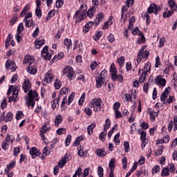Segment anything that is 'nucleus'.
Returning <instances> with one entry per match:
<instances>
[{"instance_id":"16","label":"nucleus","mask_w":177,"mask_h":177,"mask_svg":"<svg viewBox=\"0 0 177 177\" xmlns=\"http://www.w3.org/2000/svg\"><path fill=\"white\" fill-rule=\"evenodd\" d=\"M106 81L105 79H103V77H100V76H98L96 77V87L97 88H102V86L103 84H104V82Z\"/></svg>"},{"instance_id":"38","label":"nucleus","mask_w":177,"mask_h":177,"mask_svg":"<svg viewBox=\"0 0 177 177\" xmlns=\"http://www.w3.org/2000/svg\"><path fill=\"white\" fill-rule=\"evenodd\" d=\"M162 176H169V167H165L162 170Z\"/></svg>"},{"instance_id":"29","label":"nucleus","mask_w":177,"mask_h":177,"mask_svg":"<svg viewBox=\"0 0 177 177\" xmlns=\"http://www.w3.org/2000/svg\"><path fill=\"white\" fill-rule=\"evenodd\" d=\"M111 24H113V19L109 18V21H107L103 26V30H107Z\"/></svg>"},{"instance_id":"22","label":"nucleus","mask_w":177,"mask_h":177,"mask_svg":"<svg viewBox=\"0 0 177 177\" xmlns=\"http://www.w3.org/2000/svg\"><path fill=\"white\" fill-rule=\"evenodd\" d=\"M62 122H63V116H62V115H57L55 119V124L56 127H59Z\"/></svg>"},{"instance_id":"26","label":"nucleus","mask_w":177,"mask_h":177,"mask_svg":"<svg viewBox=\"0 0 177 177\" xmlns=\"http://www.w3.org/2000/svg\"><path fill=\"white\" fill-rule=\"evenodd\" d=\"M25 21V26L26 27H28V28L34 27V21L32 20V19L29 20L26 19V21Z\"/></svg>"},{"instance_id":"32","label":"nucleus","mask_w":177,"mask_h":177,"mask_svg":"<svg viewBox=\"0 0 177 177\" xmlns=\"http://www.w3.org/2000/svg\"><path fill=\"white\" fill-rule=\"evenodd\" d=\"M30 9V6L28 5H26L24 8L22 10L19 17H23V16H26L27 15V12H28V10Z\"/></svg>"},{"instance_id":"12","label":"nucleus","mask_w":177,"mask_h":177,"mask_svg":"<svg viewBox=\"0 0 177 177\" xmlns=\"http://www.w3.org/2000/svg\"><path fill=\"white\" fill-rule=\"evenodd\" d=\"M22 88L26 93L30 91L31 88V84H30V80L28 79H25L22 85Z\"/></svg>"},{"instance_id":"58","label":"nucleus","mask_w":177,"mask_h":177,"mask_svg":"<svg viewBox=\"0 0 177 177\" xmlns=\"http://www.w3.org/2000/svg\"><path fill=\"white\" fill-rule=\"evenodd\" d=\"M160 169V166L158 165L153 166L152 169V174H157V172H159Z\"/></svg>"},{"instance_id":"42","label":"nucleus","mask_w":177,"mask_h":177,"mask_svg":"<svg viewBox=\"0 0 177 177\" xmlns=\"http://www.w3.org/2000/svg\"><path fill=\"white\" fill-rule=\"evenodd\" d=\"M95 15V8H91L88 10V11L87 12V16H88V17H90V19H92V17H93V15Z\"/></svg>"},{"instance_id":"13","label":"nucleus","mask_w":177,"mask_h":177,"mask_svg":"<svg viewBox=\"0 0 177 177\" xmlns=\"http://www.w3.org/2000/svg\"><path fill=\"white\" fill-rule=\"evenodd\" d=\"M147 113L150 115L151 121L154 122V121H156V118L158 117V111L156 112L150 109H148Z\"/></svg>"},{"instance_id":"57","label":"nucleus","mask_w":177,"mask_h":177,"mask_svg":"<svg viewBox=\"0 0 177 177\" xmlns=\"http://www.w3.org/2000/svg\"><path fill=\"white\" fill-rule=\"evenodd\" d=\"M63 6V0H57L56 1L55 8L59 9V8H62Z\"/></svg>"},{"instance_id":"36","label":"nucleus","mask_w":177,"mask_h":177,"mask_svg":"<svg viewBox=\"0 0 177 177\" xmlns=\"http://www.w3.org/2000/svg\"><path fill=\"white\" fill-rule=\"evenodd\" d=\"M12 66H15V62L12 60H7L6 63V68H7V70H10Z\"/></svg>"},{"instance_id":"64","label":"nucleus","mask_w":177,"mask_h":177,"mask_svg":"<svg viewBox=\"0 0 177 177\" xmlns=\"http://www.w3.org/2000/svg\"><path fill=\"white\" fill-rule=\"evenodd\" d=\"M174 131L175 132L177 131V117L176 116L174 117Z\"/></svg>"},{"instance_id":"45","label":"nucleus","mask_w":177,"mask_h":177,"mask_svg":"<svg viewBox=\"0 0 177 177\" xmlns=\"http://www.w3.org/2000/svg\"><path fill=\"white\" fill-rule=\"evenodd\" d=\"M8 106V102L6 100V98H4L1 104V110H5L6 107Z\"/></svg>"},{"instance_id":"39","label":"nucleus","mask_w":177,"mask_h":177,"mask_svg":"<svg viewBox=\"0 0 177 177\" xmlns=\"http://www.w3.org/2000/svg\"><path fill=\"white\" fill-rule=\"evenodd\" d=\"M106 135H107V131H104L103 132L100 133L99 135L100 140L104 142L106 140Z\"/></svg>"},{"instance_id":"53","label":"nucleus","mask_w":177,"mask_h":177,"mask_svg":"<svg viewBox=\"0 0 177 177\" xmlns=\"http://www.w3.org/2000/svg\"><path fill=\"white\" fill-rule=\"evenodd\" d=\"M97 174H98V176L103 177L104 171H103L102 167H100V166L98 167Z\"/></svg>"},{"instance_id":"34","label":"nucleus","mask_w":177,"mask_h":177,"mask_svg":"<svg viewBox=\"0 0 177 177\" xmlns=\"http://www.w3.org/2000/svg\"><path fill=\"white\" fill-rule=\"evenodd\" d=\"M24 31V25L23 23H20L17 27V34L20 35Z\"/></svg>"},{"instance_id":"5","label":"nucleus","mask_w":177,"mask_h":177,"mask_svg":"<svg viewBox=\"0 0 177 177\" xmlns=\"http://www.w3.org/2000/svg\"><path fill=\"white\" fill-rule=\"evenodd\" d=\"M84 17H85V10H82V12L80 10H77L74 16L75 23H81L84 20Z\"/></svg>"},{"instance_id":"17","label":"nucleus","mask_w":177,"mask_h":177,"mask_svg":"<svg viewBox=\"0 0 177 177\" xmlns=\"http://www.w3.org/2000/svg\"><path fill=\"white\" fill-rule=\"evenodd\" d=\"M168 95H169V91L168 90V88H166L160 96L161 102H163L164 104L167 103L165 99L166 97H168Z\"/></svg>"},{"instance_id":"60","label":"nucleus","mask_w":177,"mask_h":177,"mask_svg":"<svg viewBox=\"0 0 177 177\" xmlns=\"http://www.w3.org/2000/svg\"><path fill=\"white\" fill-rule=\"evenodd\" d=\"M147 136V134L146 133V131H142L140 133V140H146Z\"/></svg>"},{"instance_id":"33","label":"nucleus","mask_w":177,"mask_h":177,"mask_svg":"<svg viewBox=\"0 0 177 177\" xmlns=\"http://www.w3.org/2000/svg\"><path fill=\"white\" fill-rule=\"evenodd\" d=\"M81 140H84V136H80L75 139L73 146H78L80 143H81Z\"/></svg>"},{"instance_id":"4","label":"nucleus","mask_w":177,"mask_h":177,"mask_svg":"<svg viewBox=\"0 0 177 177\" xmlns=\"http://www.w3.org/2000/svg\"><path fill=\"white\" fill-rule=\"evenodd\" d=\"M10 142L11 143H13L15 142V136L8 134L1 144V147L3 150H6V147L9 146V143H10Z\"/></svg>"},{"instance_id":"9","label":"nucleus","mask_w":177,"mask_h":177,"mask_svg":"<svg viewBox=\"0 0 177 177\" xmlns=\"http://www.w3.org/2000/svg\"><path fill=\"white\" fill-rule=\"evenodd\" d=\"M50 130V127H48V125H46V124H44L40 130V136L42 140H45V133H46V132H48V131Z\"/></svg>"},{"instance_id":"63","label":"nucleus","mask_w":177,"mask_h":177,"mask_svg":"<svg viewBox=\"0 0 177 177\" xmlns=\"http://www.w3.org/2000/svg\"><path fill=\"white\" fill-rule=\"evenodd\" d=\"M84 112L88 117H91V115H92V110L89 108L84 109Z\"/></svg>"},{"instance_id":"1","label":"nucleus","mask_w":177,"mask_h":177,"mask_svg":"<svg viewBox=\"0 0 177 177\" xmlns=\"http://www.w3.org/2000/svg\"><path fill=\"white\" fill-rule=\"evenodd\" d=\"M89 107L93 109L94 111H98L102 109V99H93L90 102Z\"/></svg>"},{"instance_id":"31","label":"nucleus","mask_w":177,"mask_h":177,"mask_svg":"<svg viewBox=\"0 0 177 177\" xmlns=\"http://www.w3.org/2000/svg\"><path fill=\"white\" fill-rule=\"evenodd\" d=\"M96 154L100 157H104V156H106V151H104V149H98L96 150Z\"/></svg>"},{"instance_id":"2","label":"nucleus","mask_w":177,"mask_h":177,"mask_svg":"<svg viewBox=\"0 0 177 177\" xmlns=\"http://www.w3.org/2000/svg\"><path fill=\"white\" fill-rule=\"evenodd\" d=\"M151 68V64L150 62H147L142 70V73L140 75L139 78V82L140 84H143L145 82V80H146V77H147V73L150 71V69Z\"/></svg>"},{"instance_id":"44","label":"nucleus","mask_w":177,"mask_h":177,"mask_svg":"<svg viewBox=\"0 0 177 177\" xmlns=\"http://www.w3.org/2000/svg\"><path fill=\"white\" fill-rule=\"evenodd\" d=\"M111 124V123L110 122V119H106V124L104 125V131L107 132V129H109V128H110Z\"/></svg>"},{"instance_id":"6","label":"nucleus","mask_w":177,"mask_h":177,"mask_svg":"<svg viewBox=\"0 0 177 177\" xmlns=\"http://www.w3.org/2000/svg\"><path fill=\"white\" fill-rule=\"evenodd\" d=\"M13 120V113L12 112H8L6 115H5V112L2 113L0 117V121H5V122H8Z\"/></svg>"},{"instance_id":"49","label":"nucleus","mask_w":177,"mask_h":177,"mask_svg":"<svg viewBox=\"0 0 177 177\" xmlns=\"http://www.w3.org/2000/svg\"><path fill=\"white\" fill-rule=\"evenodd\" d=\"M35 14L37 17H39V19L42 17V12L41 11V8H36Z\"/></svg>"},{"instance_id":"30","label":"nucleus","mask_w":177,"mask_h":177,"mask_svg":"<svg viewBox=\"0 0 177 177\" xmlns=\"http://www.w3.org/2000/svg\"><path fill=\"white\" fill-rule=\"evenodd\" d=\"M64 57V53H59L58 55H55L53 58V62H56V60H60V59H63Z\"/></svg>"},{"instance_id":"47","label":"nucleus","mask_w":177,"mask_h":177,"mask_svg":"<svg viewBox=\"0 0 177 177\" xmlns=\"http://www.w3.org/2000/svg\"><path fill=\"white\" fill-rule=\"evenodd\" d=\"M71 143V135H68L65 140L66 147H67V146H70Z\"/></svg>"},{"instance_id":"19","label":"nucleus","mask_w":177,"mask_h":177,"mask_svg":"<svg viewBox=\"0 0 177 177\" xmlns=\"http://www.w3.org/2000/svg\"><path fill=\"white\" fill-rule=\"evenodd\" d=\"M42 45H45V39L39 40L38 39L35 41V46L36 49H39Z\"/></svg>"},{"instance_id":"51","label":"nucleus","mask_w":177,"mask_h":177,"mask_svg":"<svg viewBox=\"0 0 177 177\" xmlns=\"http://www.w3.org/2000/svg\"><path fill=\"white\" fill-rule=\"evenodd\" d=\"M51 107L52 109H53V110H55V109H56L57 107H59V103L57 102V101H56V100H53L51 102Z\"/></svg>"},{"instance_id":"48","label":"nucleus","mask_w":177,"mask_h":177,"mask_svg":"<svg viewBox=\"0 0 177 177\" xmlns=\"http://www.w3.org/2000/svg\"><path fill=\"white\" fill-rule=\"evenodd\" d=\"M68 91H70V88H63L59 91V95L63 96V95H66V93H68Z\"/></svg>"},{"instance_id":"23","label":"nucleus","mask_w":177,"mask_h":177,"mask_svg":"<svg viewBox=\"0 0 177 177\" xmlns=\"http://www.w3.org/2000/svg\"><path fill=\"white\" fill-rule=\"evenodd\" d=\"M96 127V123H93L87 127L88 135H92L93 133V129Z\"/></svg>"},{"instance_id":"24","label":"nucleus","mask_w":177,"mask_h":177,"mask_svg":"<svg viewBox=\"0 0 177 177\" xmlns=\"http://www.w3.org/2000/svg\"><path fill=\"white\" fill-rule=\"evenodd\" d=\"M64 44L65 45V46H66L68 50V49H71V46H73V43H71V39L68 38L65 39L64 41Z\"/></svg>"},{"instance_id":"52","label":"nucleus","mask_w":177,"mask_h":177,"mask_svg":"<svg viewBox=\"0 0 177 177\" xmlns=\"http://www.w3.org/2000/svg\"><path fill=\"white\" fill-rule=\"evenodd\" d=\"M124 148L125 153H128V151H129V142L128 141L124 142Z\"/></svg>"},{"instance_id":"41","label":"nucleus","mask_w":177,"mask_h":177,"mask_svg":"<svg viewBox=\"0 0 177 177\" xmlns=\"http://www.w3.org/2000/svg\"><path fill=\"white\" fill-rule=\"evenodd\" d=\"M24 117V113H23V111H18L16 113V120H21Z\"/></svg>"},{"instance_id":"10","label":"nucleus","mask_w":177,"mask_h":177,"mask_svg":"<svg viewBox=\"0 0 177 177\" xmlns=\"http://www.w3.org/2000/svg\"><path fill=\"white\" fill-rule=\"evenodd\" d=\"M27 71L29 74H32V75H34V74H37V66H35V64L29 62Z\"/></svg>"},{"instance_id":"37","label":"nucleus","mask_w":177,"mask_h":177,"mask_svg":"<svg viewBox=\"0 0 177 177\" xmlns=\"http://www.w3.org/2000/svg\"><path fill=\"white\" fill-rule=\"evenodd\" d=\"M174 13H175V12L174 10H169L168 12H165L163 13V17L165 19V18H169L171 17V16H172V15H174Z\"/></svg>"},{"instance_id":"55","label":"nucleus","mask_w":177,"mask_h":177,"mask_svg":"<svg viewBox=\"0 0 177 177\" xmlns=\"http://www.w3.org/2000/svg\"><path fill=\"white\" fill-rule=\"evenodd\" d=\"M108 41L111 43L115 42V38H114V35L111 33H110L107 37Z\"/></svg>"},{"instance_id":"27","label":"nucleus","mask_w":177,"mask_h":177,"mask_svg":"<svg viewBox=\"0 0 177 177\" xmlns=\"http://www.w3.org/2000/svg\"><path fill=\"white\" fill-rule=\"evenodd\" d=\"M169 8L171 9V10H177V6L175 3V1H172V0H169Z\"/></svg>"},{"instance_id":"18","label":"nucleus","mask_w":177,"mask_h":177,"mask_svg":"<svg viewBox=\"0 0 177 177\" xmlns=\"http://www.w3.org/2000/svg\"><path fill=\"white\" fill-rule=\"evenodd\" d=\"M30 63H34V58L31 55H26L24 61H23V64H27Z\"/></svg>"},{"instance_id":"50","label":"nucleus","mask_w":177,"mask_h":177,"mask_svg":"<svg viewBox=\"0 0 177 177\" xmlns=\"http://www.w3.org/2000/svg\"><path fill=\"white\" fill-rule=\"evenodd\" d=\"M118 63L119 64V66H122V64H124V63H125V57H120L118 59Z\"/></svg>"},{"instance_id":"11","label":"nucleus","mask_w":177,"mask_h":177,"mask_svg":"<svg viewBox=\"0 0 177 177\" xmlns=\"http://www.w3.org/2000/svg\"><path fill=\"white\" fill-rule=\"evenodd\" d=\"M155 84L156 85H160V86H165L167 84V80L161 76V75H159L156 79H155Z\"/></svg>"},{"instance_id":"8","label":"nucleus","mask_w":177,"mask_h":177,"mask_svg":"<svg viewBox=\"0 0 177 177\" xmlns=\"http://www.w3.org/2000/svg\"><path fill=\"white\" fill-rule=\"evenodd\" d=\"M55 80V76L52 74V71H48L44 76V82H46L47 84H50L52 81Z\"/></svg>"},{"instance_id":"62","label":"nucleus","mask_w":177,"mask_h":177,"mask_svg":"<svg viewBox=\"0 0 177 177\" xmlns=\"http://www.w3.org/2000/svg\"><path fill=\"white\" fill-rule=\"evenodd\" d=\"M48 49H49V48L47 46H46L41 50V55L43 56V57H44V56H45V55H46L49 53V52H48Z\"/></svg>"},{"instance_id":"25","label":"nucleus","mask_w":177,"mask_h":177,"mask_svg":"<svg viewBox=\"0 0 177 177\" xmlns=\"http://www.w3.org/2000/svg\"><path fill=\"white\" fill-rule=\"evenodd\" d=\"M16 166V161L12 160L8 165H7V169H5V172H9L10 169H12V168H15Z\"/></svg>"},{"instance_id":"7","label":"nucleus","mask_w":177,"mask_h":177,"mask_svg":"<svg viewBox=\"0 0 177 177\" xmlns=\"http://www.w3.org/2000/svg\"><path fill=\"white\" fill-rule=\"evenodd\" d=\"M148 13L151 15V13H154V15H158V12H160V9L158 6L154 3L150 5V6L147 9Z\"/></svg>"},{"instance_id":"20","label":"nucleus","mask_w":177,"mask_h":177,"mask_svg":"<svg viewBox=\"0 0 177 177\" xmlns=\"http://www.w3.org/2000/svg\"><path fill=\"white\" fill-rule=\"evenodd\" d=\"M28 97L29 99H31L33 100V99H35V100H37L36 97H38V93H37V91H32L30 90L28 93Z\"/></svg>"},{"instance_id":"3","label":"nucleus","mask_w":177,"mask_h":177,"mask_svg":"<svg viewBox=\"0 0 177 177\" xmlns=\"http://www.w3.org/2000/svg\"><path fill=\"white\" fill-rule=\"evenodd\" d=\"M63 74L66 75L67 78L71 80H73L74 78H75V77H74V69L70 66H68L64 68Z\"/></svg>"},{"instance_id":"14","label":"nucleus","mask_w":177,"mask_h":177,"mask_svg":"<svg viewBox=\"0 0 177 177\" xmlns=\"http://www.w3.org/2000/svg\"><path fill=\"white\" fill-rule=\"evenodd\" d=\"M30 154L32 156V158H35L36 157L41 156V153L38 151V149H37V147H32L30 149Z\"/></svg>"},{"instance_id":"46","label":"nucleus","mask_w":177,"mask_h":177,"mask_svg":"<svg viewBox=\"0 0 177 177\" xmlns=\"http://www.w3.org/2000/svg\"><path fill=\"white\" fill-rule=\"evenodd\" d=\"M54 86L55 89H59L62 86V82H60V80L58 79H56L54 83Z\"/></svg>"},{"instance_id":"61","label":"nucleus","mask_w":177,"mask_h":177,"mask_svg":"<svg viewBox=\"0 0 177 177\" xmlns=\"http://www.w3.org/2000/svg\"><path fill=\"white\" fill-rule=\"evenodd\" d=\"M122 167H123V169H127L128 167L127 157L122 159Z\"/></svg>"},{"instance_id":"40","label":"nucleus","mask_w":177,"mask_h":177,"mask_svg":"<svg viewBox=\"0 0 177 177\" xmlns=\"http://www.w3.org/2000/svg\"><path fill=\"white\" fill-rule=\"evenodd\" d=\"M74 96H75V93H72L71 95L68 96V103H67L68 106H70V104L73 103V100H74Z\"/></svg>"},{"instance_id":"43","label":"nucleus","mask_w":177,"mask_h":177,"mask_svg":"<svg viewBox=\"0 0 177 177\" xmlns=\"http://www.w3.org/2000/svg\"><path fill=\"white\" fill-rule=\"evenodd\" d=\"M113 81H115L116 80L119 82H122V81H124V76H122V75H118L116 73L115 75V79H112Z\"/></svg>"},{"instance_id":"59","label":"nucleus","mask_w":177,"mask_h":177,"mask_svg":"<svg viewBox=\"0 0 177 177\" xmlns=\"http://www.w3.org/2000/svg\"><path fill=\"white\" fill-rule=\"evenodd\" d=\"M165 44V38L164 37L160 38L159 41L158 48H162V46H164Z\"/></svg>"},{"instance_id":"28","label":"nucleus","mask_w":177,"mask_h":177,"mask_svg":"<svg viewBox=\"0 0 177 177\" xmlns=\"http://www.w3.org/2000/svg\"><path fill=\"white\" fill-rule=\"evenodd\" d=\"M109 167L110 171H114V169L115 168V160H114V158H112L110 160Z\"/></svg>"},{"instance_id":"35","label":"nucleus","mask_w":177,"mask_h":177,"mask_svg":"<svg viewBox=\"0 0 177 177\" xmlns=\"http://www.w3.org/2000/svg\"><path fill=\"white\" fill-rule=\"evenodd\" d=\"M103 17H104V15L102 14V12H100L97 15L96 19H97V21H96V26H98V24L103 20Z\"/></svg>"},{"instance_id":"56","label":"nucleus","mask_w":177,"mask_h":177,"mask_svg":"<svg viewBox=\"0 0 177 177\" xmlns=\"http://www.w3.org/2000/svg\"><path fill=\"white\" fill-rule=\"evenodd\" d=\"M63 133H66V128H59L57 130V135H63Z\"/></svg>"},{"instance_id":"54","label":"nucleus","mask_w":177,"mask_h":177,"mask_svg":"<svg viewBox=\"0 0 177 177\" xmlns=\"http://www.w3.org/2000/svg\"><path fill=\"white\" fill-rule=\"evenodd\" d=\"M100 77L103 78L104 80H106V77H107V71L103 70L100 75H99Z\"/></svg>"},{"instance_id":"15","label":"nucleus","mask_w":177,"mask_h":177,"mask_svg":"<svg viewBox=\"0 0 177 177\" xmlns=\"http://www.w3.org/2000/svg\"><path fill=\"white\" fill-rule=\"evenodd\" d=\"M110 72L111 73V79L115 80V75L117 74V68L114 64H111Z\"/></svg>"},{"instance_id":"21","label":"nucleus","mask_w":177,"mask_h":177,"mask_svg":"<svg viewBox=\"0 0 177 177\" xmlns=\"http://www.w3.org/2000/svg\"><path fill=\"white\" fill-rule=\"evenodd\" d=\"M67 161H68V157L67 156V155H66L61 160H59V167L60 168H63V167H64V165L67 163Z\"/></svg>"}]
</instances>
